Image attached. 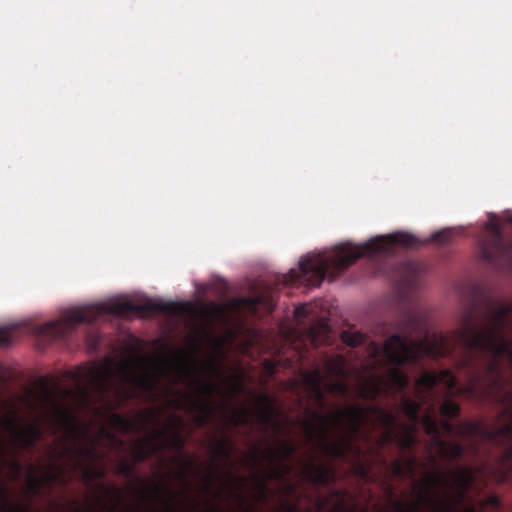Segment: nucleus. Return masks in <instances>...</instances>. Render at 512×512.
Wrapping results in <instances>:
<instances>
[{
    "label": "nucleus",
    "instance_id": "f257e3e1",
    "mask_svg": "<svg viewBox=\"0 0 512 512\" xmlns=\"http://www.w3.org/2000/svg\"><path fill=\"white\" fill-rule=\"evenodd\" d=\"M465 368L469 369L470 376L468 382L462 386L458 385L457 377L448 369L438 373L429 371L422 373L416 380L417 394L420 400L404 397L401 402L403 413L413 423L418 422L425 398L436 385L442 384L448 393L459 392L473 399H490L502 406L493 427H488L482 421H465L457 426V435L493 444L512 441V388L511 379L504 374L503 360H501L502 383L499 387L491 389L484 383L485 360L483 363H478L477 359L473 358L470 366H465Z\"/></svg>",
    "mask_w": 512,
    "mask_h": 512
},
{
    "label": "nucleus",
    "instance_id": "f03ea898",
    "mask_svg": "<svg viewBox=\"0 0 512 512\" xmlns=\"http://www.w3.org/2000/svg\"><path fill=\"white\" fill-rule=\"evenodd\" d=\"M419 244L422 242L407 232L379 236L362 245L342 244L330 256L315 254L301 258L299 268L278 276L277 284L319 287L326 277L336 279L361 257L377 260L393 255L397 247L412 248Z\"/></svg>",
    "mask_w": 512,
    "mask_h": 512
},
{
    "label": "nucleus",
    "instance_id": "7ed1b4c3",
    "mask_svg": "<svg viewBox=\"0 0 512 512\" xmlns=\"http://www.w3.org/2000/svg\"><path fill=\"white\" fill-rule=\"evenodd\" d=\"M183 312V304L177 302L148 299L143 303L135 304L129 300H116L69 309L61 319L38 325L35 332L49 340L64 341L72 335L76 325L93 323L103 315L118 317L139 315L144 317L154 313H163L168 316H178Z\"/></svg>",
    "mask_w": 512,
    "mask_h": 512
},
{
    "label": "nucleus",
    "instance_id": "20e7f679",
    "mask_svg": "<svg viewBox=\"0 0 512 512\" xmlns=\"http://www.w3.org/2000/svg\"><path fill=\"white\" fill-rule=\"evenodd\" d=\"M449 478L444 472L431 473L424 479L425 493H420V501L428 503L433 512H483L472 504L457 510L473 487L476 471L469 466H458ZM398 512H419V502L406 507L396 502Z\"/></svg>",
    "mask_w": 512,
    "mask_h": 512
},
{
    "label": "nucleus",
    "instance_id": "39448f33",
    "mask_svg": "<svg viewBox=\"0 0 512 512\" xmlns=\"http://www.w3.org/2000/svg\"><path fill=\"white\" fill-rule=\"evenodd\" d=\"M319 423L312 420L303 422L304 432L308 442L318 441L324 453L333 459L347 457V439L343 437L339 441H330V426L338 429L344 428V422H347V429L351 436H356L360 429L368 420V415L364 407L360 405H349L342 410H336L331 414H315Z\"/></svg>",
    "mask_w": 512,
    "mask_h": 512
},
{
    "label": "nucleus",
    "instance_id": "423d86ee",
    "mask_svg": "<svg viewBox=\"0 0 512 512\" xmlns=\"http://www.w3.org/2000/svg\"><path fill=\"white\" fill-rule=\"evenodd\" d=\"M85 378L100 396L106 397L114 391L121 401H126L133 395L128 387L129 384L143 389H148L150 386L148 377L137 376L128 360L114 364L112 359L107 358L100 366L88 369Z\"/></svg>",
    "mask_w": 512,
    "mask_h": 512
},
{
    "label": "nucleus",
    "instance_id": "0eeeda50",
    "mask_svg": "<svg viewBox=\"0 0 512 512\" xmlns=\"http://www.w3.org/2000/svg\"><path fill=\"white\" fill-rule=\"evenodd\" d=\"M190 385L195 388V395L186 394L184 400H176L177 408H185L187 412L195 414L198 427H203L208 417L213 415L215 408L210 398L218 391V386L212 382H203L193 378Z\"/></svg>",
    "mask_w": 512,
    "mask_h": 512
},
{
    "label": "nucleus",
    "instance_id": "6e6552de",
    "mask_svg": "<svg viewBox=\"0 0 512 512\" xmlns=\"http://www.w3.org/2000/svg\"><path fill=\"white\" fill-rule=\"evenodd\" d=\"M491 236L480 244V257L486 263L498 267L512 262V243H506L502 231L491 224Z\"/></svg>",
    "mask_w": 512,
    "mask_h": 512
},
{
    "label": "nucleus",
    "instance_id": "1a4fd4ad",
    "mask_svg": "<svg viewBox=\"0 0 512 512\" xmlns=\"http://www.w3.org/2000/svg\"><path fill=\"white\" fill-rule=\"evenodd\" d=\"M293 442H281L276 448L268 447L261 452L263 459L269 461L272 468L268 472V479L282 480L290 472L291 467L285 462L290 460L296 452Z\"/></svg>",
    "mask_w": 512,
    "mask_h": 512
},
{
    "label": "nucleus",
    "instance_id": "9d476101",
    "mask_svg": "<svg viewBox=\"0 0 512 512\" xmlns=\"http://www.w3.org/2000/svg\"><path fill=\"white\" fill-rule=\"evenodd\" d=\"M480 474L492 473L499 482H505L512 474V445L508 447L498 459L497 465L483 464L479 467Z\"/></svg>",
    "mask_w": 512,
    "mask_h": 512
},
{
    "label": "nucleus",
    "instance_id": "9b49d317",
    "mask_svg": "<svg viewBox=\"0 0 512 512\" xmlns=\"http://www.w3.org/2000/svg\"><path fill=\"white\" fill-rule=\"evenodd\" d=\"M304 477L314 485H328L335 480V470L331 466L316 465L311 461L303 470Z\"/></svg>",
    "mask_w": 512,
    "mask_h": 512
},
{
    "label": "nucleus",
    "instance_id": "f8f14e48",
    "mask_svg": "<svg viewBox=\"0 0 512 512\" xmlns=\"http://www.w3.org/2000/svg\"><path fill=\"white\" fill-rule=\"evenodd\" d=\"M369 410L372 414L377 416L380 425L386 430L383 436V442L387 443L392 441L394 437L393 430L397 425L396 416L392 412L381 409L378 406H371Z\"/></svg>",
    "mask_w": 512,
    "mask_h": 512
},
{
    "label": "nucleus",
    "instance_id": "ddd939ff",
    "mask_svg": "<svg viewBox=\"0 0 512 512\" xmlns=\"http://www.w3.org/2000/svg\"><path fill=\"white\" fill-rule=\"evenodd\" d=\"M2 425L5 429L11 432L13 436V442L19 446L22 450L32 449L36 442L30 439L22 432L19 431L17 420L14 417H6L2 421Z\"/></svg>",
    "mask_w": 512,
    "mask_h": 512
},
{
    "label": "nucleus",
    "instance_id": "4468645a",
    "mask_svg": "<svg viewBox=\"0 0 512 512\" xmlns=\"http://www.w3.org/2000/svg\"><path fill=\"white\" fill-rule=\"evenodd\" d=\"M66 455H69L70 459L74 462L75 467L82 468V458H86L93 461L95 460L97 453L95 447L93 446H75L73 448L65 447L61 456Z\"/></svg>",
    "mask_w": 512,
    "mask_h": 512
},
{
    "label": "nucleus",
    "instance_id": "2eb2a0df",
    "mask_svg": "<svg viewBox=\"0 0 512 512\" xmlns=\"http://www.w3.org/2000/svg\"><path fill=\"white\" fill-rule=\"evenodd\" d=\"M258 403L260 406L257 414L259 421L265 426L273 424L276 416L278 415V411L271 399L266 395H261L258 399Z\"/></svg>",
    "mask_w": 512,
    "mask_h": 512
},
{
    "label": "nucleus",
    "instance_id": "dca6fc26",
    "mask_svg": "<svg viewBox=\"0 0 512 512\" xmlns=\"http://www.w3.org/2000/svg\"><path fill=\"white\" fill-rule=\"evenodd\" d=\"M439 449L441 456L447 460H459L463 458L466 448L461 443H451L443 439H437L435 445Z\"/></svg>",
    "mask_w": 512,
    "mask_h": 512
},
{
    "label": "nucleus",
    "instance_id": "f3484780",
    "mask_svg": "<svg viewBox=\"0 0 512 512\" xmlns=\"http://www.w3.org/2000/svg\"><path fill=\"white\" fill-rule=\"evenodd\" d=\"M325 367L331 376L345 377L346 376V359L341 354H336L325 359Z\"/></svg>",
    "mask_w": 512,
    "mask_h": 512
},
{
    "label": "nucleus",
    "instance_id": "a211bd4d",
    "mask_svg": "<svg viewBox=\"0 0 512 512\" xmlns=\"http://www.w3.org/2000/svg\"><path fill=\"white\" fill-rule=\"evenodd\" d=\"M419 421L421 422L425 433L429 436H432V444L435 446L437 444V439H442L440 433V424L430 413L424 414L419 418Z\"/></svg>",
    "mask_w": 512,
    "mask_h": 512
},
{
    "label": "nucleus",
    "instance_id": "6ab92c4d",
    "mask_svg": "<svg viewBox=\"0 0 512 512\" xmlns=\"http://www.w3.org/2000/svg\"><path fill=\"white\" fill-rule=\"evenodd\" d=\"M153 439L138 440L133 449V454L136 462H144L156 451L153 446Z\"/></svg>",
    "mask_w": 512,
    "mask_h": 512
},
{
    "label": "nucleus",
    "instance_id": "aec40b11",
    "mask_svg": "<svg viewBox=\"0 0 512 512\" xmlns=\"http://www.w3.org/2000/svg\"><path fill=\"white\" fill-rule=\"evenodd\" d=\"M55 414L58 423L62 427L67 428L71 436L77 440L79 438V432L76 426L75 418L68 411L61 407L56 408Z\"/></svg>",
    "mask_w": 512,
    "mask_h": 512
},
{
    "label": "nucleus",
    "instance_id": "412c9836",
    "mask_svg": "<svg viewBox=\"0 0 512 512\" xmlns=\"http://www.w3.org/2000/svg\"><path fill=\"white\" fill-rule=\"evenodd\" d=\"M396 438L398 446L403 450L413 449L418 442L414 425H404L403 432Z\"/></svg>",
    "mask_w": 512,
    "mask_h": 512
},
{
    "label": "nucleus",
    "instance_id": "4be33fe9",
    "mask_svg": "<svg viewBox=\"0 0 512 512\" xmlns=\"http://www.w3.org/2000/svg\"><path fill=\"white\" fill-rule=\"evenodd\" d=\"M416 465V458L409 457L405 462L400 459H395L391 463V469L395 476H403L407 472L412 473Z\"/></svg>",
    "mask_w": 512,
    "mask_h": 512
},
{
    "label": "nucleus",
    "instance_id": "5701e85b",
    "mask_svg": "<svg viewBox=\"0 0 512 512\" xmlns=\"http://www.w3.org/2000/svg\"><path fill=\"white\" fill-rule=\"evenodd\" d=\"M303 379L309 390L318 389V387L323 386L324 375L320 369L316 368L305 372Z\"/></svg>",
    "mask_w": 512,
    "mask_h": 512
},
{
    "label": "nucleus",
    "instance_id": "b1692460",
    "mask_svg": "<svg viewBox=\"0 0 512 512\" xmlns=\"http://www.w3.org/2000/svg\"><path fill=\"white\" fill-rule=\"evenodd\" d=\"M250 411L246 407L238 408L230 417V422L234 427H238L241 425L250 424Z\"/></svg>",
    "mask_w": 512,
    "mask_h": 512
},
{
    "label": "nucleus",
    "instance_id": "393cba45",
    "mask_svg": "<svg viewBox=\"0 0 512 512\" xmlns=\"http://www.w3.org/2000/svg\"><path fill=\"white\" fill-rule=\"evenodd\" d=\"M112 421L121 431L129 433L134 432L138 429L136 423L123 415L114 414L112 416Z\"/></svg>",
    "mask_w": 512,
    "mask_h": 512
},
{
    "label": "nucleus",
    "instance_id": "a878e982",
    "mask_svg": "<svg viewBox=\"0 0 512 512\" xmlns=\"http://www.w3.org/2000/svg\"><path fill=\"white\" fill-rule=\"evenodd\" d=\"M237 303H245L250 309L256 310L257 307L262 303H273V297L271 295H258L254 297L241 298L236 301Z\"/></svg>",
    "mask_w": 512,
    "mask_h": 512
},
{
    "label": "nucleus",
    "instance_id": "bb28decb",
    "mask_svg": "<svg viewBox=\"0 0 512 512\" xmlns=\"http://www.w3.org/2000/svg\"><path fill=\"white\" fill-rule=\"evenodd\" d=\"M342 341L351 347H357L365 342V337L360 332L343 331L341 334Z\"/></svg>",
    "mask_w": 512,
    "mask_h": 512
},
{
    "label": "nucleus",
    "instance_id": "cd10ccee",
    "mask_svg": "<svg viewBox=\"0 0 512 512\" xmlns=\"http://www.w3.org/2000/svg\"><path fill=\"white\" fill-rule=\"evenodd\" d=\"M440 413L446 418H456L460 413V406L453 400H446L440 406Z\"/></svg>",
    "mask_w": 512,
    "mask_h": 512
},
{
    "label": "nucleus",
    "instance_id": "c85d7f7f",
    "mask_svg": "<svg viewBox=\"0 0 512 512\" xmlns=\"http://www.w3.org/2000/svg\"><path fill=\"white\" fill-rule=\"evenodd\" d=\"M18 329V325L0 327V346L10 345L14 339V332Z\"/></svg>",
    "mask_w": 512,
    "mask_h": 512
},
{
    "label": "nucleus",
    "instance_id": "c756f323",
    "mask_svg": "<svg viewBox=\"0 0 512 512\" xmlns=\"http://www.w3.org/2000/svg\"><path fill=\"white\" fill-rule=\"evenodd\" d=\"M232 443L228 437H224L215 447V453L223 459H228L232 452Z\"/></svg>",
    "mask_w": 512,
    "mask_h": 512
},
{
    "label": "nucleus",
    "instance_id": "7c9ffc66",
    "mask_svg": "<svg viewBox=\"0 0 512 512\" xmlns=\"http://www.w3.org/2000/svg\"><path fill=\"white\" fill-rule=\"evenodd\" d=\"M19 431L35 442H38L42 437V430L38 424H30L25 428H19Z\"/></svg>",
    "mask_w": 512,
    "mask_h": 512
},
{
    "label": "nucleus",
    "instance_id": "2f4dec72",
    "mask_svg": "<svg viewBox=\"0 0 512 512\" xmlns=\"http://www.w3.org/2000/svg\"><path fill=\"white\" fill-rule=\"evenodd\" d=\"M327 390L342 397L347 396L349 392L347 384L342 380H337L328 384Z\"/></svg>",
    "mask_w": 512,
    "mask_h": 512
},
{
    "label": "nucleus",
    "instance_id": "473e14b6",
    "mask_svg": "<svg viewBox=\"0 0 512 512\" xmlns=\"http://www.w3.org/2000/svg\"><path fill=\"white\" fill-rule=\"evenodd\" d=\"M40 399L46 403L54 402V394L53 391L49 388L44 379H41L40 382Z\"/></svg>",
    "mask_w": 512,
    "mask_h": 512
},
{
    "label": "nucleus",
    "instance_id": "72a5a7b5",
    "mask_svg": "<svg viewBox=\"0 0 512 512\" xmlns=\"http://www.w3.org/2000/svg\"><path fill=\"white\" fill-rule=\"evenodd\" d=\"M134 464H130L127 462H121L118 466L117 473L126 478L134 477Z\"/></svg>",
    "mask_w": 512,
    "mask_h": 512
},
{
    "label": "nucleus",
    "instance_id": "f704fd0d",
    "mask_svg": "<svg viewBox=\"0 0 512 512\" xmlns=\"http://www.w3.org/2000/svg\"><path fill=\"white\" fill-rule=\"evenodd\" d=\"M104 472L99 469L93 468H84L83 469V478L87 481H93L95 479H101L104 477Z\"/></svg>",
    "mask_w": 512,
    "mask_h": 512
},
{
    "label": "nucleus",
    "instance_id": "c9c22d12",
    "mask_svg": "<svg viewBox=\"0 0 512 512\" xmlns=\"http://www.w3.org/2000/svg\"><path fill=\"white\" fill-rule=\"evenodd\" d=\"M165 487L162 484H153L149 489L144 488L141 490V494L144 497L161 496L162 491Z\"/></svg>",
    "mask_w": 512,
    "mask_h": 512
},
{
    "label": "nucleus",
    "instance_id": "e433bc0d",
    "mask_svg": "<svg viewBox=\"0 0 512 512\" xmlns=\"http://www.w3.org/2000/svg\"><path fill=\"white\" fill-rule=\"evenodd\" d=\"M480 509L484 512V509L486 506H490L494 509H497L500 507V499L495 495H490L486 499L481 500L480 503Z\"/></svg>",
    "mask_w": 512,
    "mask_h": 512
},
{
    "label": "nucleus",
    "instance_id": "4c0bfd02",
    "mask_svg": "<svg viewBox=\"0 0 512 512\" xmlns=\"http://www.w3.org/2000/svg\"><path fill=\"white\" fill-rule=\"evenodd\" d=\"M185 444V440L180 432H175L173 437L169 440V445L176 449V450H182Z\"/></svg>",
    "mask_w": 512,
    "mask_h": 512
},
{
    "label": "nucleus",
    "instance_id": "58836bf2",
    "mask_svg": "<svg viewBox=\"0 0 512 512\" xmlns=\"http://www.w3.org/2000/svg\"><path fill=\"white\" fill-rule=\"evenodd\" d=\"M42 484H43V480L41 478L31 477L29 488L34 494H36L39 492Z\"/></svg>",
    "mask_w": 512,
    "mask_h": 512
},
{
    "label": "nucleus",
    "instance_id": "ea45409f",
    "mask_svg": "<svg viewBox=\"0 0 512 512\" xmlns=\"http://www.w3.org/2000/svg\"><path fill=\"white\" fill-rule=\"evenodd\" d=\"M431 240L444 244L448 241V234L445 231L437 232L432 235Z\"/></svg>",
    "mask_w": 512,
    "mask_h": 512
},
{
    "label": "nucleus",
    "instance_id": "a19ab883",
    "mask_svg": "<svg viewBox=\"0 0 512 512\" xmlns=\"http://www.w3.org/2000/svg\"><path fill=\"white\" fill-rule=\"evenodd\" d=\"M310 337H311V341L314 345H318L321 340L319 339L320 338V335H319V332H320V329H318L317 327L315 326H312L310 327Z\"/></svg>",
    "mask_w": 512,
    "mask_h": 512
},
{
    "label": "nucleus",
    "instance_id": "79ce46f5",
    "mask_svg": "<svg viewBox=\"0 0 512 512\" xmlns=\"http://www.w3.org/2000/svg\"><path fill=\"white\" fill-rule=\"evenodd\" d=\"M313 395H314V398L319 401V402H324V393H323V390H322V386L318 387V389H311L310 390Z\"/></svg>",
    "mask_w": 512,
    "mask_h": 512
},
{
    "label": "nucleus",
    "instance_id": "37998d69",
    "mask_svg": "<svg viewBox=\"0 0 512 512\" xmlns=\"http://www.w3.org/2000/svg\"><path fill=\"white\" fill-rule=\"evenodd\" d=\"M441 429H443L445 432L450 434V433H452L454 431V426L452 425L451 422L445 420L440 425V430Z\"/></svg>",
    "mask_w": 512,
    "mask_h": 512
},
{
    "label": "nucleus",
    "instance_id": "c03bdc74",
    "mask_svg": "<svg viewBox=\"0 0 512 512\" xmlns=\"http://www.w3.org/2000/svg\"><path fill=\"white\" fill-rule=\"evenodd\" d=\"M100 489L103 491V493L106 495V496H110L112 494H118V491L115 490L114 488H111V487H108L107 485L105 484H100Z\"/></svg>",
    "mask_w": 512,
    "mask_h": 512
},
{
    "label": "nucleus",
    "instance_id": "a18cd8bd",
    "mask_svg": "<svg viewBox=\"0 0 512 512\" xmlns=\"http://www.w3.org/2000/svg\"><path fill=\"white\" fill-rule=\"evenodd\" d=\"M9 512H29V510L25 509L21 506H16V507L10 509Z\"/></svg>",
    "mask_w": 512,
    "mask_h": 512
},
{
    "label": "nucleus",
    "instance_id": "49530a36",
    "mask_svg": "<svg viewBox=\"0 0 512 512\" xmlns=\"http://www.w3.org/2000/svg\"><path fill=\"white\" fill-rule=\"evenodd\" d=\"M210 484H211V476H210V475H208V476L206 477V485H205L206 490H209V489H210Z\"/></svg>",
    "mask_w": 512,
    "mask_h": 512
},
{
    "label": "nucleus",
    "instance_id": "de8ad7c7",
    "mask_svg": "<svg viewBox=\"0 0 512 512\" xmlns=\"http://www.w3.org/2000/svg\"><path fill=\"white\" fill-rule=\"evenodd\" d=\"M11 464L15 470L20 471L21 466L17 461H13Z\"/></svg>",
    "mask_w": 512,
    "mask_h": 512
},
{
    "label": "nucleus",
    "instance_id": "09e8293b",
    "mask_svg": "<svg viewBox=\"0 0 512 512\" xmlns=\"http://www.w3.org/2000/svg\"><path fill=\"white\" fill-rule=\"evenodd\" d=\"M381 331H383L384 335H387L390 331V329H387L385 327V324H381V327H380Z\"/></svg>",
    "mask_w": 512,
    "mask_h": 512
},
{
    "label": "nucleus",
    "instance_id": "8fccbe9b",
    "mask_svg": "<svg viewBox=\"0 0 512 512\" xmlns=\"http://www.w3.org/2000/svg\"><path fill=\"white\" fill-rule=\"evenodd\" d=\"M259 485H260V488L262 490V493L264 494L266 489H267L265 482L261 481Z\"/></svg>",
    "mask_w": 512,
    "mask_h": 512
},
{
    "label": "nucleus",
    "instance_id": "3c124183",
    "mask_svg": "<svg viewBox=\"0 0 512 512\" xmlns=\"http://www.w3.org/2000/svg\"><path fill=\"white\" fill-rule=\"evenodd\" d=\"M184 465H185V468H187V469H188V468L193 467V465H194V464H193V462H192V461H185V462H184Z\"/></svg>",
    "mask_w": 512,
    "mask_h": 512
},
{
    "label": "nucleus",
    "instance_id": "603ef678",
    "mask_svg": "<svg viewBox=\"0 0 512 512\" xmlns=\"http://www.w3.org/2000/svg\"><path fill=\"white\" fill-rule=\"evenodd\" d=\"M286 509L288 512H297V508L293 506H287Z\"/></svg>",
    "mask_w": 512,
    "mask_h": 512
},
{
    "label": "nucleus",
    "instance_id": "864d4df0",
    "mask_svg": "<svg viewBox=\"0 0 512 512\" xmlns=\"http://www.w3.org/2000/svg\"><path fill=\"white\" fill-rule=\"evenodd\" d=\"M0 497H1V498L5 501V503L7 504V496H6L5 491H2V492L0 493Z\"/></svg>",
    "mask_w": 512,
    "mask_h": 512
},
{
    "label": "nucleus",
    "instance_id": "5fc2aeb1",
    "mask_svg": "<svg viewBox=\"0 0 512 512\" xmlns=\"http://www.w3.org/2000/svg\"><path fill=\"white\" fill-rule=\"evenodd\" d=\"M252 462H253V465L258 464V457L257 456H252Z\"/></svg>",
    "mask_w": 512,
    "mask_h": 512
},
{
    "label": "nucleus",
    "instance_id": "6e6d98bb",
    "mask_svg": "<svg viewBox=\"0 0 512 512\" xmlns=\"http://www.w3.org/2000/svg\"><path fill=\"white\" fill-rule=\"evenodd\" d=\"M91 341H92V345H93V346H96V345H97V343H98V339H97L96 337H95V338H92V339H91Z\"/></svg>",
    "mask_w": 512,
    "mask_h": 512
},
{
    "label": "nucleus",
    "instance_id": "4d7b16f0",
    "mask_svg": "<svg viewBox=\"0 0 512 512\" xmlns=\"http://www.w3.org/2000/svg\"><path fill=\"white\" fill-rule=\"evenodd\" d=\"M167 505H168V512H173V508H172V506L170 504V500L167 501Z\"/></svg>",
    "mask_w": 512,
    "mask_h": 512
},
{
    "label": "nucleus",
    "instance_id": "13d9d810",
    "mask_svg": "<svg viewBox=\"0 0 512 512\" xmlns=\"http://www.w3.org/2000/svg\"><path fill=\"white\" fill-rule=\"evenodd\" d=\"M173 417H174L175 421H177V423H178L179 425H181V424H182V420H181L179 417H177V416H173Z\"/></svg>",
    "mask_w": 512,
    "mask_h": 512
},
{
    "label": "nucleus",
    "instance_id": "bf43d9fd",
    "mask_svg": "<svg viewBox=\"0 0 512 512\" xmlns=\"http://www.w3.org/2000/svg\"><path fill=\"white\" fill-rule=\"evenodd\" d=\"M302 310H303V308H297L296 309V314L300 315L302 313Z\"/></svg>",
    "mask_w": 512,
    "mask_h": 512
},
{
    "label": "nucleus",
    "instance_id": "052dcab7",
    "mask_svg": "<svg viewBox=\"0 0 512 512\" xmlns=\"http://www.w3.org/2000/svg\"><path fill=\"white\" fill-rule=\"evenodd\" d=\"M55 478H56V475H50V476H49V481H52V480H54Z\"/></svg>",
    "mask_w": 512,
    "mask_h": 512
},
{
    "label": "nucleus",
    "instance_id": "680f3d73",
    "mask_svg": "<svg viewBox=\"0 0 512 512\" xmlns=\"http://www.w3.org/2000/svg\"><path fill=\"white\" fill-rule=\"evenodd\" d=\"M181 478H182L183 480H186V474H185L184 472H182V473H181Z\"/></svg>",
    "mask_w": 512,
    "mask_h": 512
},
{
    "label": "nucleus",
    "instance_id": "e2e57ef3",
    "mask_svg": "<svg viewBox=\"0 0 512 512\" xmlns=\"http://www.w3.org/2000/svg\"><path fill=\"white\" fill-rule=\"evenodd\" d=\"M163 434H164V432H159V433H157V434L155 435V437H160V436H162Z\"/></svg>",
    "mask_w": 512,
    "mask_h": 512
},
{
    "label": "nucleus",
    "instance_id": "0e129e2a",
    "mask_svg": "<svg viewBox=\"0 0 512 512\" xmlns=\"http://www.w3.org/2000/svg\"><path fill=\"white\" fill-rule=\"evenodd\" d=\"M275 426H276L277 431H279V430H280V425H279V423H275Z\"/></svg>",
    "mask_w": 512,
    "mask_h": 512
},
{
    "label": "nucleus",
    "instance_id": "69168bd1",
    "mask_svg": "<svg viewBox=\"0 0 512 512\" xmlns=\"http://www.w3.org/2000/svg\"><path fill=\"white\" fill-rule=\"evenodd\" d=\"M430 461L434 464L435 463V458L433 456L430 457Z\"/></svg>",
    "mask_w": 512,
    "mask_h": 512
},
{
    "label": "nucleus",
    "instance_id": "338daca9",
    "mask_svg": "<svg viewBox=\"0 0 512 512\" xmlns=\"http://www.w3.org/2000/svg\"><path fill=\"white\" fill-rule=\"evenodd\" d=\"M185 372H186L187 376L191 377V372L189 370H186Z\"/></svg>",
    "mask_w": 512,
    "mask_h": 512
},
{
    "label": "nucleus",
    "instance_id": "774afa93",
    "mask_svg": "<svg viewBox=\"0 0 512 512\" xmlns=\"http://www.w3.org/2000/svg\"><path fill=\"white\" fill-rule=\"evenodd\" d=\"M322 330H323V331H326V330H327V325H323V326H322Z\"/></svg>",
    "mask_w": 512,
    "mask_h": 512
}]
</instances>
